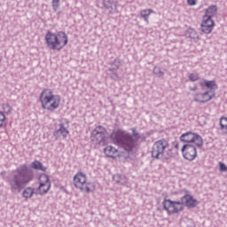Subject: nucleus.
I'll return each instance as SVG.
<instances>
[{
	"instance_id": "nucleus-1",
	"label": "nucleus",
	"mask_w": 227,
	"mask_h": 227,
	"mask_svg": "<svg viewBox=\"0 0 227 227\" xmlns=\"http://www.w3.org/2000/svg\"><path fill=\"white\" fill-rule=\"evenodd\" d=\"M34 177L33 171L29 169L27 165L23 164L12 170L5 181L9 184L11 192L14 194H19L24 189L25 185H27Z\"/></svg>"
},
{
	"instance_id": "nucleus-2",
	"label": "nucleus",
	"mask_w": 227,
	"mask_h": 227,
	"mask_svg": "<svg viewBox=\"0 0 227 227\" xmlns=\"http://www.w3.org/2000/svg\"><path fill=\"white\" fill-rule=\"evenodd\" d=\"M132 135L127 130L117 129L112 134L114 145L122 148L128 153H132L137 146V141L141 139V135L137 132L136 128L131 129Z\"/></svg>"
},
{
	"instance_id": "nucleus-3",
	"label": "nucleus",
	"mask_w": 227,
	"mask_h": 227,
	"mask_svg": "<svg viewBox=\"0 0 227 227\" xmlns=\"http://www.w3.org/2000/svg\"><path fill=\"white\" fill-rule=\"evenodd\" d=\"M45 42L51 51H61L68 43V35L64 31L57 34L49 31L45 35Z\"/></svg>"
},
{
	"instance_id": "nucleus-4",
	"label": "nucleus",
	"mask_w": 227,
	"mask_h": 227,
	"mask_svg": "<svg viewBox=\"0 0 227 227\" xmlns=\"http://www.w3.org/2000/svg\"><path fill=\"white\" fill-rule=\"evenodd\" d=\"M39 100L43 109L47 111H56L59 107V104H61V97L54 95L51 89L43 90L40 94Z\"/></svg>"
},
{
	"instance_id": "nucleus-5",
	"label": "nucleus",
	"mask_w": 227,
	"mask_h": 227,
	"mask_svg": "<svg viewBox=\"0 0 227 227\" xmlns=\"http://www.w3.org/2000/svg\"><path fill=\"white\" fill-rule=\"evenodd\" d=\"M169 148V143L166 139H160L153 145L151 155L153 159H157L160 160V159H168L166 156V151Z\"/></svg>"
},
{
	"instance_id": "nucleus-6",
	"label": "nucleus",
	"mask_w": 227,
	"mask_h": 227,
	"mask_svg": "<svg viewBox=\"0 0 227 227\" xmlns=\"http://www.w3.org/2000/svg\"><path fill=\"white\" fill-rule=\"evenodd\" d=\"M74 185L82 192H93L95 191V184L93 183L86 182V174L80 172L74 176Z\"/></svg>"
},
{
	"instance_id": "nucleus-7",
	"label": "nucleus",
	"mask_w": 227,
	"mask_h": 227,
	"mask_svg": "<svg viewBox=\"0 0 227 227\" xmlns=\"http://www.w3.org/2000/svg\"><path fill=\"white\" fill-rule=\"evenodd\" d=\"M163 210H166L168 215H173L174 214H178V212H182L184 210V207H182V202L173 201L171 200L165 199L162 201Z\"/></svg>"
},
{
	"instance_id": "nucleus-8",
	"label": "nucleus",
	"mask_w": 227,
	"mask_h": 227,
	"mask_svg": "<svg viewBox=\"0 0 227 227\" xmlns=\"http://www.w3.org/2000/svg\"><path fill=\"white\" fill-rule=\"evenodd\" d=\"M180 141L182 143H195L196 146L201 148L203 146V138L201 136L192 133V132H186L181 135Z\"/></svg>"
},
{
	"instance_id": "nucleus-9",
	"label": "nucleus",
	"mask_w": 227,
	"mask_h": 227,
	"mask_svg": "<svg viewBox=\"0 0 227 227\" xmlns=\"http://www.w3.org/2000/svg\"><path fill=\"white\" fill-rule=\"evenodd\" d=\"M106 128L98 126L91 132V141L95 145H104L106 143Z\"/></svg>"
},
{
	"instance_id": "nucleus-10",
	"label": "nucleus",
	"mask_w": 227,
	"mask_h": 227,
	"mask_svg": "<svg viewBox=\"0 0 227 227\" xmlns=\"http://www.w3.org/2000/svg\"><path fill=\"white\" fill-rule=\"evenodd\" d=\"M181 151L184 159H185L186 160L192 161L194 160L196 157H198V151L196 150V146L191 144L184 145Z\"/></svg>"
},
{
	"instance_id": "nucleus-11",
	"label": "nucleus",
	"mask_w": 227,
	"mask_h": 227,
	"mask_svg": "<svg viewBox=\"0 0 227 227\" xmlns=\"http://www.w3.org/2000/svg\"><path fill=\"white\" fill-rule=\"evenodd\" d=\"M49 191H51V179H49V176L43 174L39 178L38 194H47Z\"/></svg>"
},
{
	"instance_id": "nucleus-12",
	"label": "nucleus",
	"mask_w": 227,
	"mask_h": 227,
	"mask_svg": "<svg viewBox=\"0 0 227 227\" xmlns=\"http://www.w3.org/2000/svg\"><path fill=\"white\" fill-rule=\"evenodd\" d=\"M215 97V91H205L203 93H196L193 98V100L195 102H199V104H207V102H210V100Z\"/></svg>"
},
{
	"instance_id": "nucleus-13",
	"label": "nucleus",
	"mask_w": 227,
	"mask_h": 227,
	"mask_svg": "<svg viewBox=\"0 0 227 227\" xmlns=\"http://www.w3.org/2000/svg\"><path fill=\"white\" fill-rule=\"evenodd\" d=\"M214 26H215V24L214 23L212 18L208 16L203 17V21L201 23L202 33H205V35H210V33H212V30L214 29Z\"/></svg>"
},
{
	"instance_id": "nucleus-14",
	"label": "nucleus",
	"mask_w": 227,
	"mask_h": 227,
	"mask_svg": "<svg viewBox=\"0 0 227 227\" xmlns=\"http://www.w3.org/2000/svg\"><path fill=\"white\" fill-rule=\"evenodd\" d=\"M102 4L109 13H118V0H103Z\"/></svg>"
},
{
	"instance_id": "nucleus-15",
	"label": "nucleus",
	"mask_w": 227,
	"mask_h": 227,
	"mask_svg": "<svg viewBox=\"0 0 227 227\" xmlns=\"http://www.w3.org/2000/svg\"><path fill=\"white\" fill-rule=\"evenodd\" d=\"M180 202L182 203V207L185 205L188 208H194L198 205V200H194L192 195L190 194L183 196Z\"/></svg>"
},
{
	"instance_id": "nucleus-16",
	"label": "nucleus",
	"mask_w": 227,
	"mask_h": 227,
	"mask_svg": "<svg viewBox=\"0 0 227 227\" xmlns=\"http://www.w3.org/2000/svg\"><path fill=\"white\" fill-rule=\"evenodd\" d=\"M201 90H205L207 88V91H215L217 90V84L215 83V81H208L202 79L199 82Z\"/></svg>"
},
{
	"instance_id": "nucleus-17",
	"label": "nucleus",
	"mask_w": 227,
	"mask_h": 227,
	"mask_svg": "<svg viewBox=\"0 0 227 227\" xmlns=\"http://www.w3.org/2000/svg\"><path fill=\"white\" fill-rule=\"evenodd\" d=\"M69 134V131L67 128H65V124L60 123L59 124V129H55L53 132V136L55 139H59V137H67Z\"/></svg>"
},
{
	"instance_id": "nucleus-18",
	"label": "nucleus",
	"mask_w": 227,
	"mask_h": 227,
	"mask_svg": "<svg viewBox=\"0 0 227 227\" xmlns=\"http://www.w3.org/2000/svg\"><path fill=\"white\" fill-rule=\"evenodd\" d=\"M104 152L106 157H111L112 159H114V157H116V153H118V149L114 148L113 145H107L104 149Z\"/></svg>"
},
{
	"instance_id": "nucleus-19",
	"label": "nucleus",
	"mask_w": 227,
	"mask_h": 227,
	"mask_svg": "<svg viewBox=\"0 0 227 227\" xmlns=\"http://www.w3.org/2000/svg\"><path fill=\"white\" fill-rule=\"evenodd\" d=\"M217 14V6L216 5H210L207 10H206V14L204 17H209L212 19V17H215V15Z\"/></svg>"
},
{
	"instance_id": "nucleus-20",
	"label": "nucleus",
	"mask_w": 227,
	"mask_h": 227,
	"mask_svg": "<svg viewBox=\"0 0 227 227\" xmlns=\"http://www.w3.org/2000/svg\"><path fill=\"white\" fill-rule=\"evenodd\" d=\"M152 13H153V10L145 9L140 12V17L148 24V19H150V15H152Z\"/></svg>"
},
{
	"instance_id": "nucleus-21",
	"label": "nucleus",
	"mask_w": 227,
	"mask_h": 227,
	"mask_svg": "<svg viewBox=\"0 0 227 227\" xmlns=\"http://www.w3.org/2000/svg\"><path fill=\"white\" fill-rule=\"evenodd\" d=\"M113 178L115 184H120L121 185H125V184H127V177L125 176L117 174L114 175Z\"/></svg>"
},
{
	"instance_id": "nucleus-22",
	"label": "nucleus",
	"mask_w": 227,
	"mask_h": 227,
	"mask_svg": "<svg viewBox=\"0 0 227 227\" xmlns=\"http://www.w3.org/2000/svg\"><path fill=\"white\" fill-rule=\"evenodd\" d=\"M33 194H35V188H32V187L26 188L22 192V196L23 198H26V200H29V198H33Z\"/></svg>"
},
{
	"instance_id": "nucleus-23",
	"label": "nucleus",
	"mask_w": 227,
	"mask_h": 227,
	"mask_svg": "<svg viewBox=\"0 0 227 227\" xmlns=\"http://www.w3.org/2000/svg\"><path fill=\"white\" fill-rule=\"evenodd\" d=\"M120 59H115L111 64V67L108 68L109 72H118L120 69Z\"/></svg>"
},
{
	"instance_id": "nucleus-24",
	"label": "nucleus",
	"mask_w": 227,
	"mask_h": 227,
	"mask_svg": "<svg viewBox=\"0 0 227 227\" xmlns=\"http://www.w3.org/2000/svg\"><path fill=\"white\" fill-rule=\"evenodd\" d=\"M30 168H33V169H38L39 171H45V167L42 164V162L38 160H35L31 163Z\"/></svg>"
},
{
	"instance_id": "nucleus-25",
	"label": "nucleus",
	"mask_w": 227,
	"mask_h": 227,
	"mask_svg": "<svg viewBox=\"0 0 227 227\" xmlns=\"http://www.w3.org/2000/svg\"><path fill=\"white\" fill-rule=\"evenodd\" d=\"M186 38H191V40H198V33L192 28H189L186 32Z\"/></svg>"
},
{
	"instance_id": "nucleus-26",
	"label": "nucleus",
	"mask_w": 227,
	"mask_h": 227,
	"mask_svg": "<svg viewBox=\"0 0 227 227\" xmlns=\"http://www.w3.org/2000/svg\"><path fill=\"white\" fill-rule=\"evenodd\" d=\"M2 109L5 114H12V111L13 108L8 103H4L2 105Z\"/></svg>"
},
{
	"instance_id": "nucleus-27",
	"label": "nucleus",
	"mask_w": 227,
	"mask_h": 227,
	"mask_svg": "<svg viewBox=\"0 0 227 227\" xmlns=\"http://www.w3.org/2000/svg\"><path fill=\"white\" fill-rule=\"evenodd\" d=\"M188 79L192 81V82H196V81H200V74L192 73L188 75Z\"/></svg>"
},
{
	"instance_id": "nucleus-28",
	"label": "nucleus",
	"mask_w": 227,
	"mask_h": 227,
	"mask_svg": "<svg viewBox=\"0 0 227 227\" xmlns=\"http://www.w3.org/2000/svg\"><path fill=\"white\" fill-rule=\"evenodd\" d=\"M220 127L222 130H226L227 132V117H222L220 119Z\"/></svg>"
},
{
	"instance_id": "nucleus-29",
	"label": "nucleus",
	"mask_w": 227,
	"mask_h": 227,
	"mask_svg": "<svg viewBox=\"0 0 227 227\" xmlns=\"http://www.w3.org/2000/svg\"><path fill=\"white\" fill-rule=\"evenodd\" d=\"M6 125V115H4V113L0 111V129L4 127Z\"/></svg>"
},
{
	"instance_id": "nucleus-30",
	"label": "nucleus",
	"mask_w": 227,
	"mask_h": 227,
	"mask_svg": "<svg viewBox=\"0 0 227 227\" xmlns=\"http://www.w3.org/2000/svg\"><path fill=\"white\" fill-rule=\"evenodd\" d=\"M153 72L154 75H157V77H162L164 75V72H162V70L158 67H154Z\"/></svg>"
},
{
	"instance_id": "nucleus-31",
	"label": "nucleus",
	"mask_w": 227,
	"mask_h": 227,
	"mask_svg": "<svg viewBox=\"0 0 227 227\" xmlns=\"http://www.w3.org/2000/svg\"><path fill=\"white\" fill-rule=\"evenodd\" d=\"M52 8L54 12H58V8H59V0H52Z\"/></svg>"
},
{
	"instance_id": "nucleus-32",
	"label": "nucleus",
	"mask_w": 227,
	"mask_h": 227,
	"mask_svg": "<svg viewBox=\"0 0 227 227\" xmlns=\"http://www.w3.org/2000/svg\"><path fill=\"white\" fill-rule=\"evenodd\" d=\"M112 74H110L111 79L114 81H118L120 79V76L118 75V73L116 71L111 72Z\"/></svg>"
},
{
	"instance_id": "nucleus-33",
	"label": "nucleus",
	"mask_w": 227,
	"mask_h": 227,
	"mask_svg": "<svg viewBox=\"0 0 227 227\" xmlns=\"http://www.w3.org/2000/svg\"><path fill=\"white\" fill-rule=\"evenodd\" d=\"M220 171H224V172L227 171L226 164L220 162Z\"/></svg>"
},
{
	"instance_id": "nucleus-34",
	"label": "nucleus",
	"mask_w": 227,
	"mask_h": 227,
	"mask_svg": "<svg viewBox=\"0 0 227 227\" xmlns=\"http://www.w3.org/2000/svg\"><path fill=\"white\" fill-rule=\"evenodd\" d=\"M187 3L190 4V6H195L196 0H187Z\"/></svg>"
},
{
	"instance_id": "nucleus-35",
	"label": "nucleus",
	"mask_w": 227,
	"mask_h": 227,
	"mask_svg": "<svg viewBox=\"0 0 227 227\" xmlns=\"http://www.w3.org/2000/svg\"><path fill=\"white\" fill-rule=\"evenodd\" d=\"M175 148H178V144H176V145H175Z\"/></svg>"
}]
</instances>
